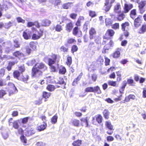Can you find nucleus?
<instances>
[{"label":"nucleus","mask_w":146,"mask_h":146,"mask_svg":"<svg viewBox=\"0 0 146 146\" xmlns=\"http://www.w3.org/2000/svg\"><path fill=\"white\" fill-rule=\"evenodd\" d=\"M37 42L31 41L29 43V45L30 47L33 50H35L36 49Z\"/></svg>","instance_id":"473e14b6"},{"label":"nucleus","mask_w":146,"mask_h":146,"mask_svg":"<svg viewBox=\"0 0 146 146\" xmlns=\"http://www.w3.org/2000/svg\"><path fill=\"white\" fill-rule=\"evenodd\" d=\"M21 74L19 80L25 82H27L29 78V76L27 74H24L23 73Z\"/></svg>","instance_id":"6ab92c4d"},{"label":"nucleus","mask_w":146,"mask_h":146,"mask_svg":"<svg viewBox=\"0 0 146 146\" xmlns=\"http://www.w3.org/2000/svg\"><path fill=\"white\" fill-rule=\"evenodd\" d=\"M127 83L131 86H135V83L133 79L130 78L127 79Z\"/></svg>","instance_id":"6e6d98bb"},{"label":"nucleus","mask_w":146,"mask_h":146,"mask_svg":"<svg viewBox=\"0 0 146 146\" xmlns=\"http://www.w3.org/2000/svg\"><path fill=\"white\" fill-rule=\"evenodd\" d=\"M8 85L9 86V88H10V90L12 92H15L17 91L16 87L13 83L9 82L8 83Z\"/></svg>","instance_id":"5701e85b"},{"label":"nucleus","mask_w":146,"mask_h":146,"mask_svg":"<svg viewBox=\"0 0 146 146\" xmlns=\"http://www.w3.org/2000/svg\"><path fill=\"white\" fill-rule=\"evenodd\" d=\"M104 62V60L102 57L101 56H100L96 60L97 63L100 66L103 65Z\"/></svg>","instance_id":"37998d69"},{"label":"nucleus","mask_w":146,"mask_h":146,"mask_svg":"<svg viewBox=\"0 0 146 146\" xmlns=\"http://www.w3.org/2000/svg\"><path fill=\"white\" fill-rule=\"evenodd\" d=\"M89 37L90 39H94L95 36L96 34V31L94 27H91L89 31Z\"/></svg>","instance_id":"9b49d317"},{"label":"nucleus","mask_w":146,"mask_h":146,"mask_svg":"<svg viewBox=\"0 0 146 146\" xmlns=\"http://www.w3.org/2000/svg\"><path fill=\"white\" fill-rule=\"evenodd\" d=\"M96 119L97 122L99 124L101 123L103 120V117L100 114H98L94 117L92 118V121L93 123H94L95 119Z\"/></svg>","instance_id":"ddd939ff"},{"label":"nucleus","mask_w":146,"mask_h":146,"mask_svg":"<svg viewBox=\"0 0 146 146\" xmlns=\"http://www.w3.org/2000/svg\"><path fill=\"white\" fill-rule=\"evenodd\" d=\"M66 63L69 66H70L72 63V58L71 56H67Z\"/></svg>","instance_id":"c03bdc74"},{"label":"nucleus","mask_w":146,"mask_h":146,"mask_svg":"<svg viewBox=\"0 0 146 146\" xmlns=\"http://www.w3.org/2000/svg\"><path fill=\"white\" fill-rule=\"evenodd\" d=\"M104 4L103 10L106 12L109 11L112 6V5L105 1Z\"/></svg>","instance_id":"412c9836"},{"label":"nucleus","mask_w":146,"mask_h":146,"mask_svg":"<svg viewBox=\"0 0 146 146\" xmlns=\"http://www.w3.org/2000/svg\"><path fill=\"white\" fill-rule=\"evenodd\" d=\"M13 42L14 44L13 46L14 49L18 48L20 47V44L18 40L15 39L13 40Z\"/></svg>","instance_id":"4c0bfd02"},{"label":"nucleus","mask_w":146,"mask_h":146,"mask_svg":"<svg viewBox=\"0 0 146 146\" xmlns=\"http://www.w3.org/2000/svg\"><path fill=\"white\" fill-rule=\"evenodd\" d=\"M36 33H33L32 35V38L33 40H37L40 38L43 35L44 31L43 29H40L36 31Z\"/></svg>","instance_id":"7ed1b4c3"},{"label":"nucleus","mask_w":146,"mask_h":146,"mask_svg":"<svg viewBox=\"0 0 146 146\" xmlns=\"http://www.w3.org/2000/svg\"><path fill=\"white\" fill-rule=\"evenodd\" d=\"M93 92L96 93L98 94H100L102 92L100 87L98 86L93 87Z\"/></svg>","instance_id":"2f4dec72"},{"label":"nucleus","mask_w":146,"mask_h":146,"mask_svg":"<svg viewBox=\"0 0 146 146\" xmlns=\"http://www.w3.org/2000/svg\"><path fill=\"white\" fill-rule=\"evenodd\" d=\"M18 61H9L8 63V65L6 68L8 71L11 70L12 69V66L14 65L15 64L17 63Z\"/></svg>","instance_id":"a211bd4d"},{"label":"nucleus","mask_w":146,"mask_h":146,"mask_svg":"<svg viewBox=\"0 0 146 146\" xmlns=\"http://www.w3.org/2000/svg\"><path fill=\"white\" fill-rule=\"evenodd\" d=\"M55 29L56 31L60 32L63 30L62 26L60 24H57L55 27Z\"/></svg>","instance_id":"49530a36"},{"label":"nucleus","mask_w":146,"mask_h":146,"mask_svg":"<svg viewBox=\"0 0 146 146\" xmlns=\"http://www.w3.org/2000/svg\"><path fill=\"white\" fill-rule=\"evenodd\" d=\"M76 42V40L72 38H68L67 40V43L68 44H72Z\"/></svg>","instance_id":"864d4df0"},{"label":"nucleus","mask_w":146,"mask_h":146,"mask_svg":"<svg viewBox=\"0 0 146 146\" xmlns=\"http://www.w3.org/2000/svg\"><path fill=\"white\" fill-rule=\"evenodd\" d=\"M82 143V141L80 140H77L74 141L72 143L74 146H80Z\"/></svg>","instance_id":"de8ad7c7"},{"label":"nucleus","mask_w":146,"mask_h":146,"mask_svg":"<svg viewBox=\"0 0 146 146\" xmlns=\"http://www.w3.org/2000/svg\"><path fill=\"white\" fill-rule=\"evenodd\" d=\"M129 23L128 22H126L124 23H122L121 26V29L123 31H124L125 30V28L129 26Z\"/></svg>","instance_id":"ea45409f"},{"label":"nucleus","mask_w":146,"mask_h":146,"mask_svg":"<svg viewBox=\"0 0 146 146\" xmlns=\"http://www.w3.org/2000/svg\"><path fill=\"white\" fill-rule=\"evenodd\" d=\"M50 56L51 58H49L48 59V62L49 66L54 64L56 61L58 62L60 58V56L59 55L54 53H52Z\"/></svg>","instance_id":"f03ea898"},{"label":"nucleus","mask_w":146,"mask_h":146,"mask_svg":"<svg viewBox=\"0 0 146 146\" xmlns=\"http://www.w3.org/2000/svg\"><path fill=\"white\" fill-rule=\"evenodd\" d=\"M51 23V21L48 19L42 20L41 22V25L42 26L48 27Z\"/></svg>","instance_id":"4be33fe9"},{"label":"nucleus","mask_w":146,"mask_h":146,"mask_svg":"<svg viewBox=\"0 0 146 146\" xmlns=\"http://www.w3.org/2000/svg\"><path fill=\"white\" fill-rule=\"evenodd\" d=\"M133 7V5L131 4H125L124 5V7H123L124 13H128L129 11Z\"/></svg>","instance_id":"4468645a"},{"label":"nucleus","mask_w":146,"mask_h":146,"mask_svg":"<svg viewBox=\"0 0 146 146\" xmlns=\"http://www.w3.org/2000/svg\"><path fill=\"white\" fill-rule=\"evenodd\" d=\"M18 70H19L20 72L21 73H22L25 70L24 65L23 64L22 65L19 66L18 67Z\"/></svg>","instance_id":"0e129e2a"},{"label":"nucleus","mask_w":146,"mask_h":146,"mask_svg":"<svg viewBox=\"0 0 146 146\" xmlns=\"http://www.w3.org/2000/svg\"><path fill=\"white\" fill-rule=\"evenodd\" d=\"M3 57V59L5 58L6 60L11 59L13 60L15 58V57L9 55H4L3 56H2Z\"/></svg>","instance_id":"052dcab7"},{"label":"nucleus","mask_w":146,"mask_h":146,"mask_svg":"<svg viewBox=\"0 0 146 146\" xmlns=\"http://www.w3.org/2000/svg\"><path fill=\"white\" fill-rule=\"evenodd\" d=\"M78 49V47L76 45H72L71 47V51L72 53H74V52H76Z\"/></svg>","instance_id":"4d7b16f0"},{"label":"nucleus","mask_w":146,"mask_h":146,"mask_svg":"<svg viewBox=\"0 0 146 146\" xmlns=\"http://www.w3.org/2000/svg\"><path fill=\"white\" fill-rule=\"evenodd\" d=\"M105 23L106 26L108 27L112 25L113 23V21L110 18H106L105 19Z\"/></svg>","instance_id":"f704fd0d"},{"label":"nucleus","mask_w":146,"mask_h":146,"mask_svg":"<svg viewBox=\"0 0 146 146\" xmlns=\"http://www.w3.org/2000/svg\"><path fill=\"white\" fill-rule=\"evenodd\" d=\"M13 127L15 129H18L19 127L18 123L16 121H15L13 122Z\"/></svg>","instance_id":"774afa93"},{"label":"nucleus","mask_w":146,"mask_h":146,"mask_svg":"<svg viewBox=\"0 0 146 146\" xmlns=\"http://www.w3.org/2000/svg\"><path fill=\"white\" fill-rule=\"evenodd\" d=\"M60 50L61 52H67L68 51V48L67 46L64 45L62 46L60 48Z\"/></svg>","instance_id":"603ef678"},{"label":"nucleus","mask_w":146,"mask_h":146,"mask_svg":"<svg viewBox=\"0 0 146 146\" xmlns=\"http://www.w3.org/2000/svg\"><path fill=\"white\" fill-rule=\"evenodd\" d=\"M72 123L73 125L76 127H78L80 125L79 120L76 119H74L72 120Z\"/></svg>","instance_id":"c9c22d12"},{"label":"nucleus","mask_w":146,"mask_h":146,"mask_svg":"<svg viewBox=\"0 0 146 146\" xmlns=\"http://www.w3.org/2000/svg\"><path fill=\"white\" fill-rule=\"evenodd\" d=\"M47 127V123L45 122H43L42 124H41L37 127L36 129L37 131L40 132L46 129Z\"/></svg>","instance_id":"dca6fc26"},{"label":"nucleus","mask_w":146,"mask_h":146,"mask_svg":"<svg viewBox=\"0 0 146 146\" xmlns=\"http://www.w3.org/2000/svg\"><path fill=\"white\" fill-rule=\"evenodd\" d=\"M102 113L105 119H109L110 112L108 110L106 109H104Z\"/></svg>","instance_id":"72a5a7b5"},{"label":"nucleus","mask_w":146,"mask_h":146,"mask_svg":"<svg viewBox=\"0 0 146 146\" xmlns=\"http://www.w3.org/2000/svg\"><path fill=\"white\" fill-rule=\"evenodd\" d=\"M80 121L81 122V125L82 126H83L84 125V123H85L86 125V127H88L89 126L88 117H86L85 118H82L80 119Z\"/></svg>","instance_id":"f3484780"},{"label":"nucleus","mask_w":146,"mask_h":146,"mask_svg":"<svg viewBox=\"0 0 146 146\" xmlns=\"http://www.w3.org/2000/svg\"><path fill=\"white\" fill-rule=\"evenodd\" d=\"M66 72V69L64 66L61 65L59 67L58 73L59 74L64 75Z\"/></svg>","instance_id":"7c9ffc66"},{"label":"nucleus","mask_w":146,"mask_h":146,"mask_svg":"<svg viewBox=\"0 0 146 146\" xmlns=\"http://www.w3.org/2000/svg\"><path fill=\"white\" fill-rule=\"evenodd\" d=\"M137 3L138 4V7L139 12L141 14H142L145 11L144 7H146V0H142Z\"/></svg>","instance_id":"39448f33"},{"label":"nucleus","mask_w":146,"mask_h":146,"mask_svg":"<svg viewBox=\"0 0 146 146\" xmlns=\"http://www.w3.org/2000/svg\"><path fill=\"white\" fill-rule=\"evenodd\" d=\"M133 25L135 27L138 28L141 26L143 21L142 16L138 15L137 17L134 19Z\"/></svg>","instance_id":"423d86ee"},{"label":"nucleus","mask_w":146,"mask_h":146,"mask_svg":"<svg viewBox=\"0 0 146 146\" xmlns=\"http://www.w3.org/2000/svg\"><path fill=\"white\" fill-rule=\"evenodd\" d=\"M127 84V83L125 80H124L123 82L122 85L119 89V92L120 94H122L124 93V91Z\"/></svg>","instance_id":"c85d7f7f"},{"label":"nucleus","mask_w":146,"mask_h":146,"mask_svg":"<svg viewBox=\"0 0 146 146\" xmlns=\"http://www.w3.org/2000/svg\"><path fill=\"white\" fill-rule=\"evenodd\" d=\"M73 4L72 2H67L63 3L62 7L64 9H67L71 7L72 5Z\"/></svg>","instance_id":"cd10ccee"},{"label":"nucleus","mask_w":146,"mask_h":146,"mask_svg":"<svg viewBox=\"0 0 146 146\" xmlns=\"http://www.w3.org/2000/svg\"><path fill=\"white\" fill-rule=\"evenodd\" d=\"M117 13L118 15L116 18L119 21L123 20L125 17L123 11L121 12V11H119Z\"/></svg>","instance_id":"aec40b11"},{"label":"nucleus","mask_w":146,"mask_h":146,"mask_svg":"<svg viewBox=\"0 0 146 146\" xmlns=\"http://www.w3.org/2000/svg\"><path fill=\"white\" fill-rule=\"evenodd\" d=\"M57 84H64V85H66V83L64 81L63 78L62 77H59L58 80Z\"/></svg>","instance_id":"3c124183"},{"label":"nucleus","mask_w":146,"mask_h":146,"mask_svg":"<svg viewBox=\"0 0 146 146\" xmlns=\"http://www.w3.org/2000/svg\"><path fill=\"white\" fill-rule=\"evenodd\" d=\"M121 5L119 3H117L114 6V11L115 12H117L120 8Z\"/></svg>","instance_id":"bf43d9fd"},{"label":"nucleus","mask_w":146,"mask_h":146,"mask_svg":"<svg viewBox=\"0 0 146 146\" xmlns=\"http://www.w3.org/2000/svg\"><path fill=\"white\" fill-rule=\"evenodd\" d=\"M58 118L57 114H55L51 119V122L52 124H55L57 122Z\"/></svg>","instance_id":"79ce46f5"},{"label":"nucleus","mask_w":146,"mask_h":146,"mask_svg":"<svg viewBox=\"0 0 146 146\" xmlns=\"http://www.w3.org/2000/svg\"><path fill=\"white\" fill-rule=\"evenodd\" d=\"M20 139L21 141L23 143L24 145H26V144L27 142V140L25 137L23 135L20 137Z\"/></svg>","instance_id":"8fccbe9b"},{"label":"nucleus","mask_w":146,"mask_h":146,"mask_svg":"<svg viewBox=\"0 0 146 146\" xmlns=\"http://www.w3.org/2000/svg\"><path fill=\"white\" fill-rule=\"evenodd\" d=\"M115 33V31L112 29H108L104 35L103 36L104 39L108 40L112 38L114 35Z\"/></svg>","instance_id":"20e7f679"},{"label":"nucleus","mask_w":146,"mask_h":146,"mask_svg":"<svg viewBox=\"0 0 146 146\" xmlns=\"http://www.w3.org/2000/svg\"><path fill=\"white\" fill-rule=\"evenodd\" d=\"M80 28L76 27L73 28L72 30V34L74 36L81 37L82 36V32Z\"/></svg>","instance_id":"0eeeda50"},{"label":"nucleus","mask_w":146,"mask_h":146,"mask_svg":"<svg viewBox=\"0 0 146 146\" xmlns=\"http://www.w3.org/2000/svg\"><path fill=\"white\" fill-rule=\"evenodd\" d=\"M108 85L113 86H116L117 85V82L115 81H112L110 80L108 82Z\"/></svg>","instance_id":"680f3d73"},{"label":"nucleus","mask_w":146,"mask_h":146,"mask_svg":"<svg viewBox=\"0 0 146 146\" xmlns=\"http://www.w3.org/2000/svg\"><path fill=\"white\" fill-rule=\"evenodd\" d=\"M84 17L83 16H80L75 23V25H76L75 27L80 29V27L82 25V21H83L84 20Z\"/></svg>","instance_id":"2eb2a0df"},{"label":"nucleus","mask_w":146,"mask_h":146,"mask_svg":"<svg viewBox=\"0 0 146 146\" xmlns=\"http://www.w3.org/2000/svg\"><path fill=\"white\" fill-rule=\"evenodd\" d=\"M130 17L132 19H134L135 18L137 15V10L135 9L132 10L130 13Z\"/></svg>","instance_id":"393cba45"},{"label":"nucleus","mask_w":146,"mask_h":146,"mask_svg":"<svg viewBox=\"0 0 146 146\" xmlns=\"http://www.w3.org/2000/svg\"><path fill=\"white\" fill-rule=\"evenodd\" d=\"M13 55L15 58L20 60L25 57V55L22 52L19 50H16L13 53Z\"/></svg>","instance_id":"6e6552de"},{"label":"nucleus","mask_w":146,"mask_h":146,"mask_svg":"<svg viewBox=\"0 0 146 146\" xmlns=\"http://www.w3.org/2000/svg\"><path fill=\"white\" fill-rule=\"evenodd\" d=\"M89 15L91 17L93 18L96 16V12L94 11L89 10Z\"/></svg>","instance_id":"5fc2aeb1"},{"label":"nucleus","mask_w":146,"mask_h":146,"mask_svg":"<svg viewBox=\"0 0 146 146\" xmlns=\"http://www.w3.org/2000/svg\"><path fill=\"white\" fill-rule=\"evenodd\" d=\"M42 98H40L35 101L36 105H39L42 103Z\"/></svg>","instance_id":"338daca9"},{"label":"nucleus","mask_w":146,"mask_h":146,"mask_svg":"<svg viewBox=\"0 0 146 146\" xmlns=\"http://www.w3.org/2000/svg\"><path fill=\"white\" fill-rule=\"evenodd\" d=\"M25 135L27 136H30L34 134L35 133V131L33 128L28 127L25 129Z\"/></svg>","instance_id":"9d476101"},{"label":"nucleus","mask_w":146,"mask_h":146,"mask_svg":"<svg viewBox=\"0 0 146 146\" xmlns=\"http://www.w3.org/2000/svg\"><path fill=\"white\" fill-rule=\"evenodd\" d=\"M46 89L50 92H52L56 89L55 87L52 84H48L46 88Z\"/></svg>","instance_id":"a19ab883"},{"label":"nucleus","mask_w":146,"mask_h":146,"mask_svg":"<svg viewBox=\"0 0 146 146\" xmlns=\"http://www.w3.org/2000/svg\"><path fill=\"white\" fill-rule=\"evenodd\" d=\"M22 36L24 38L25 40L29 39L31 37L30 35L26 31L23 32Z\"/></svg>","instance_id":"58836bf2"},{"label":"nucleus","mask_w":146,"mask_h":146,"mask_svg":"<svg viewBox=\"0 0 146 146\" xmlns=\"http://www.w3.org/2000/svg\"><path fill=\"white\" fill-rule=\"evenodd\" d=\"M51 94L50 92H48L46 91H44L42 93V98L45 99V101H46V99L49 98L51 96Z\"/></svg>","instance_id":"c756f323"},{"label":"nucleus","mask_w":146,"mask_h":146,"mask_svg":"<svg viewBox=\"0 0 146 146\" xmlns=\"http://www.w3.org/2000/svg\"><path fill=\"white\" fill-rule=\"evenodd\" d=\"M21 74V73L18 70H15L13 72V75L14 78L19 80Z\"/></svg>","instance_id":"e433bc0d"},{"label":"nucleus","mask_w":146,"mask_h":146,"mask_svg":"<svg viewBox=\"0 0 146 146\" xmlns=\"http://www.w3.org/2000/svg\"><path fill=\"white\" fill-rule=\"evenodd\" d=\"M121 51L122 49L121 48H117L111 55V56L113 58L116 59L119 58L120 56L121 52Z\"/></svg>","instance_id":"1a4fd4ad"},{"label":"nucleus","mask_w":146,"mask_h":146,"mask_svg":"<svg viewBox=\"0 0 146 146\" xmlns=\"http://www.w3.org/2000/svg\"><path fill=\"white\" fill-rule=\"evenodd\" d=\"M74 27L73 23L72 21L69 22L66 25L65 30L68 32H70L72 30Z\"/></svg>","instance_id":"f8f14e48"},{"label":"nucleus","mask_w":146,"mask_h":146,"mask_svg":"<svg viewBox=\"0 0 146 146\" xmlns=\"http://www.w3.org/2000/svg\"><path fill=\"white\" fill-rule=\"evenodd\" d=\"M117 74L116 80L117 82H119L122 80L121 75V71H118L116 72Z\"/></svg>","instance_id":"a18cd8bd"},{"label":"nucleus","mask_w":146,"mask_h":146,"mask_svg":"<svg viewBox=\"0 0 146 146\" xmlns=\"http://www.w3.org/2000/svg\"><path fill=\"white\" fill-rule=\"evenodd\" d=\"M82 73H81L77 77L75 78L72 83V85L73 86H75L77 84L78 82L79 81L80 79L81 78L82 75Z\"/></svg>","instance_id":"a878e982"},{"label":"nucleus","mask_w":146,"mask_h":146,"mask_svg":"<svg viewBox=\"0 0 146 146\" xmlns=\"http://www.w3.org/2000/svg\"><path fill=\"white\" fill-rule=\"evenodd\" d=\"M8 9V6L5 4H0V11H3L4 10L6 11Z\"/></svg>","instance_id":"09e8293b"},{"label":"nucleus","mask_w":146,"mask_h":146,"mask_svg":"<svg viewBox=\"0 0 146 146\" xmlns=\"http://www.w3.org/2000/svg\"><path fill=\"white\" fill-rule=\"evenodd\" d=\"M93 87H88L85 88V92H93Z\"/></svg>","instance_id":"e2e57ef3"},{"label":"nucleus","mask_w":146,"mask_h":146,"mask_svg":"<svg viewBox=\"0 0 146 146\" xmlns=\"http://www.w3.org/2000/svg\"><path fill=\"white\" fill-rule=\"evenodd\" d=\"M29 119V117H26L22 118L21 119L22 123L23 124H26L27 123Z\"/></svg>","instance_id":"69168bd1"},{"label":"nucleus","mask_w":146,"mask_h":146,"mask_svg":"<svg viewBox=\"0 0 146 146\" xmlns=\"http://www.w3.org/2000/svg\"><path fill=\"white\" fill-rule=\"evenodd\" d=\"M32 50L29 47H26L25 48V54L26 55H29L31 54Z\"/></svg>","instance_id":"13d9d810"},{"label":"nucleus","mask_w":146,"mask_h":146,"mask_svg":"<svg viewBox=\"0 0 146 146\" xmlns=\"http://www.w3.org/2000/svg\"><path fill=\"white\" fill-rule=\"evenodd\" d=\"M105 125L106 127L110 131H113V126L111 124L110 121H107L105 122Z\"/></svg>","instance_id":"bb28decb"},{"label":"nucleus","mask_w":146,"mask_h":146,"mask_svg":"<svg viewBox=\"0 0 146 146\" xmlns=\"http://www.w3.org/2000/svg\"><path fill=\"white\" fill-rule=\"evenodd\" d=\"M146 32V23H144L142 25L139 30L138 33L140 34H144Z\"/></svg>","instance_id":"b1692460"},{"label":"nucleus","mask_w":146,"mask_h":146,"mask_svg":"<svg viewBox=\"0 0 146 146\" xmlns=\"http://www.w3.org/2000/svg\"><path fill=\"white\" fill-rule=\"evenodd\" d=\"M47 68L44 64L43 62L36 63L32 68L31 75L33 77H39L42 75V71L47 70Z\"/></svg>","instance_id":"f257e3e1"}]
</instances>
